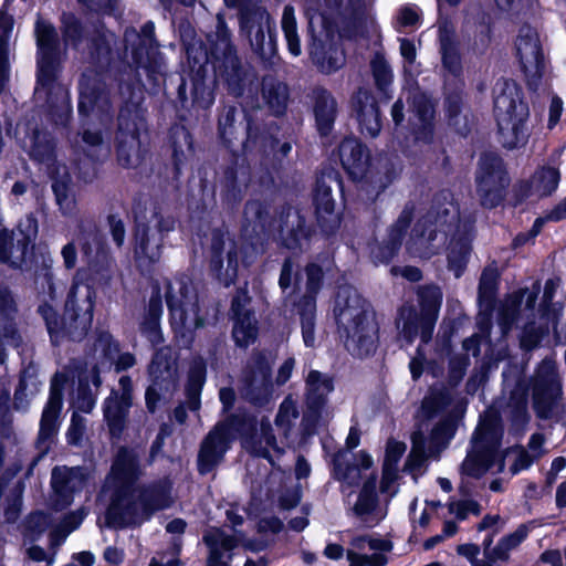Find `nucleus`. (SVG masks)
<instances>
[{"label": "nucleus", "mask_w": 566, "mask_h": 566, "mask_svg": "<svg viewBox=\"0 0 566 566\" xmlns=\"http://www.w3.org/2000/svg\"><path fill=\"white\" fill-rule=\"evenodd\" d=\"M264 97L273 112L280 114L284 109L287 101L286 86L277 84L273 90H265Z\"/></svg>", "instance_id": "864d4df0"}, {"label": "nucleus", "mask_w": 566, "mask_h": 566, "mask_svg": "<svg viewBox=\"0 0 566 566\" xmlns=\"http://www.w3.org/2000/svg\"><path fill=\"white\" fill-rule=\"evenodd\" d=\"M424 430H428V424L422 423L417 427L413 432L412 449L408 457L406 468L410 471L419 469L427 458L438 457L439 454H429Z\"/></svg>", "instance_id": "e433bc0d"}, {"label": "nucleus", "mask_w": 566, "mask_h": 566, "mask_svg": "<svg viewBox=\"0 0 566 566\" xmlns=\"http://www.w3.org/2000/svg\"><path fill=\"white\" fill-rule=\"evenodd\" d=\"M244 395L254 403H261L272 394L270 364L264 356L253 358L244 375Z\"/></svg>", "instance_id": "6ab92c4d"}, {"label": "nucleus", "mask_w": 566, "mask_h": 566, "mask_svg": "<svg viewBox=\"0 0 566 566\" xmlns=\"http://www.w3.org/2000/svg\"><path fill=\"white\" fill-rule=\"evenodd\" d=\"M75 289L76 284L74 283L65 305L66 314L70 319L69 323H66L65 319H60L55 310L51 305L43 304L39 307V312L44 318L51 336H53L54 333H59L60 331H65L73 336V329H80L82 333H85L91 326L94 307L92 294L87 293L86 298L83 300L82 304L80 305L75 301Z\"/></svg>", "instance_id": "1a4fd4ad"}, {"label": "nucleus", "mask_w": 566, "mask_h": 566, "mask_svg": "<svg viewBox=\"0 0 566 566\" xmlns=\"http://www.w3.org/2000/svg\"><path fill=\"white\" fill-rule=\"evenodd\" d=\"M500 454L503 457V460L506 457H511L513 459V463L510 468L513 474L528 469L535 461V458L532 457V454L523 448H513L506 450L505 452L500 451Z\"/></svg>", "instance_id": "09e8293b"}, {"label": "nucleus", "mask_w": 566, "mask_h": 566, "mask_svg": "<svg viewBox=\"0 0 566 566\" xmlns=\"http://www.w3.org/2000/svg\"><path fill=\"white\" fill-rule=\"evenodd\" d=\"M40 390V384L36 379L23 376L20 380L19 388L14 394V408L18 410H25L29 406L30 399L34 397Z\"/></svg>", "instance_id": "de8ad7c7"}, {"label": "nucleus", "mask_w": 566, "mask_h": 566, "mask_svg": "<svg viewBox=\"0 0 566 566\" xmlns=\"http://www.w3.org/2000/svg\"><path fill=\"white\" fill-rule=\"evenodd\" d=\"M90 480V473L82 468L53 469L51 483L56 495V505L62 509L71 505L74 495L82 492L85 493V499H88L91 495Z\"/></svg>", "instance_id": "2eb2a0df"}, {"label": "nucleus", "mask_w": 566, "mask_h": 566, "mask_svg": "<svg viewBox=\"0 0 566 566\" xmlns=\"http://www.w3.org/2000/svg\"><path fill=\"white\" fill-rule=\"evenodd\" d=\"M139 473L137 455L134 451L120 449L105 480L101 496L109 499L105 514V524L109 527H125L148 520L156 510L169 505V492L166 489H149L138 492L134 483Z\"/></svg>", "instance_id": "f257e3e1"}, {"label": "nucleus", "mask_w": 566, "mask_h": 566, "mask_svg": "<svg viewBox=\"0 0 566 566\" xmlns=\"http://www.w3.org/2000/svg\"><path fill=\"white\" fill-rule=\"evenodd\" d=\"M560 380L552 360L545 359L538 367L533 388V403L538 417L549 418L562 397Z\"/></svg>", "instance_id": "9d476101"}, {"label": "nucleus", "mask_w": 566, "mask_h": 566, "mask_svg": "<svg viewBox=\"0 0 566 566\" xmlns=\"http://www.w3.org/2000/svg\"><path fill=\"white\" fill-rule=\"evenodd\" d=\"M352 546L347 552L349 566H385L386 554L392 548L389 541L365 536L354 538Z\"/></svg>", "instance_id": "a211bd4d"}, {"label": "nucleus", "mask_w": 566, "mask_h": 566, "mask_svg": "<svg viewBox=\"0 0 566 566\" xmlns=\"http://www.w3.org/2000/svg\"><path fill=\"white\" fill-rule=\"evenodd\" d=\"M559 182V172L557 169L547 167L542 168L534 174L531 179V193L538 197H545L556 190Z\"/></svg>", "instance_id": "4c0bfd02"}, {"label": "nucleus", "mask_w": 566, "mask_h": 566, "mask_svg": "<svg viewBox=\"0 0 566 566\" xmlns=\"http://www.w3.org/2000/svg\"><path fill=\"white\" fill-rule=\"evenodd\" d=\"M243 447L254 455L266 458L271 464L274 463V457H279L283 452V449L279 447L272 434V428L269 422L261 423L260 433L245 438Z\"/></svg>", "instance_id": "c85d7f7f"}, {"label": "nucleus", "mask_w": 566, "mask_h": 566, "mask_svg": "<svg viewBox=\"0 0 566 566\" xmlns=\"http://www.w3.org/2000/svg\"><path fill=\"white\" fill-rule=\"evenodd\" d=\"M448 405V399L439 394L426 396L418 412V427L422 423L428 424L424 430L429 454H439L453 438L454 423L447 418L432 422Z\"/></svg>", "instance_id": "6e6552de"}, {"label": "nucleus", "mask_w": 566, "mask_h": 566, "mask_svg": "<svg viewBox=\"0 0 566 566\" xmlns=\"http://www.w3.org/2000/svg\"><path fill=\"white\" fill-rule=\"evenodd\" d=\"M307 291L314 294L318 291L322 280V269L315 264L306 268ZM315 300L313 295L305 296L300 304V315L302 323V335L305 346L314 345V317H315Z\"/></svg>", "instance_id": "aec40b11"}, {"label": "nucleus", "mask_w": 566, "mask_h": 566, "mask_svg": "<svg viewBox=\"0 0 566 566\" xmlns=\"http://www.w3.org/2000/svg\"><path fill=\"white\" fill-rule=\"evenodd\" d=\"M87 514V511L85 509H80L76 512H72L67 516H65L64 521L62 522L61 526L53 532V537H57L61 535V541H64L65 537L76 530L83 520L85 518Z\"/></svg>", "instance_id": "8fccbe9b"}, {"label": "nucleus", "mask_w": 566, "mask_h": 566, "mask_svg": "<svg viewBox=\"0 0 566 566\" xmlns=\"http://www.w3.org/2000/svg\"><path fill=\"white\" fill-rule=\"evenodd\" d=\"M228 434L223 427H216L205 439L199 457L198 467L200 473L210 472L216 464L222 459L228 449Z\"/></svg>", "instance_id": "b1692460"}, {"label": "nucleus", "mask_w": 566, "mask_h": 566, "mask_svg": "<svg viewBox=\"0 0 566 566\" xmlns=\"http://www.w3.org/2000/svg\"><path fill=\"white\" fill-rule=\"evenodd\" d=\"M282 31L284 33L289 51L292 55L298 56L302 52L300 36L297 33V24L294 8L285 6L281 20Z\"/></svg>", "instance_id": "ea45409f"}, {"label": "nucleus", "mask_w": 566, "mask_h": 566, "mask_svg": "<svg viewBox=\"0 0 566 566\" xmlns=\"http://www.w3.org/2000/svg\"><path fill=\"white\" fill-rule=\"evenodd\" d=\"M449 512L459 520H464L469 514H479L480 506L472 500L452 501L449 504Z\"/></svg>", "instance_id": "13d9d810"}, {"label": "nucleus", "mask_w": 566, "mask_h": 566, "mask_svg": "<svg viewBox=\"0 0 566 566\" xmlns=\"http://www.w3.org/2000/svg\"><path fill=\"white\" fill-rule=\"evenodd\" d=\"M312 61L324 73H333L344 64V54L337 49H329L324 52L321 46L313 43L311 48Z\"/></svg>", "instance_id": "58836bf2"}, {"label": "nucleus", "mask_w": 566, "mask_h": 566, "mask_svg": "<svg viewBox=\"0 0 566 566\" xmlns=\"http://www.w3.org/2000/svg\"><path fill=\"white\" fill-rule=\"evenodd\" d=\"M241 32L250 42L252 50L266 56L274 52L275 43L272 34L274 22L265 9L256 8L245 11L240 18Z\"/></svg>", "instance_id": "9b49d317"}, {"label": "nucleus", "mask_w": 566, "mask_h": 566, "mask_svg": "<svg viewBox=\"0 0 566 566\" xmlns=\"http://www.w3.org/2000/svg\"><path fill=\"white\" fill-rule=\"evenodd\" d=\"M457 221L458 211L452 203L443 209L442 214L438 212L434 218L431 214L427 216L407 243L408 251L415 256L429 259L446 244L448 234L454 230L448 245V266L459 277L470 253V239L467 232L460 233Z\"/></svg>", "instance_id": "f03ea898"}, {"label": "nucleus", "mask_w": 566, "mask_h": 566, "mask_svg": "<svg viewBox=\"0 0 566 566\" xmlns=\"http://www.w3.org/2000/svg\"><path fill=\"white\" fill-rule=\"evenodd\" d=\"M166 303L170 311L171 326L175 333L189 343L192 333L203 324L199 314L198 297L192 284L186 279L167 281L165 285Z\"/></svg>", "instance_id": "423d86ee"}, {"label": "nucleus", "mask_w": 566, "mask_h": 566, "mask_svg": "<svg viewBox=\"0 0 566 566\" xmlns=\"http://www.w3.org/2000/svg\"><path fill=\"white\" fill-rule=\"evenodd\" d=\"M140 229H149V232L151 233L153 229H156L157 232L160 234L159 237L163 238L164 233H167L175 229V220L171 217H166L161 214L160 212L156 211L155 209L151 210V218L149 220V223L147 226L139 224Z\"/></svg>", "instance_id": "3c124183"}, {"label": "nucleus", "mask_w": 566, "mask_h": 566, "mask_svg": "<svg viewBox=\"0 0 566 566\" xmlns=\"http://www.w3.org/2000/svg\"><path fill=\"white\" fill-rule=\"evenodd\" d=\"M566 219V198L556 206L545 218H537L532 229V238L536 237L545 221H560Z\"/></svg>", "instance_id": "bf43d9fd"}, {"label": "nucleus", "mask_w": 566, "mask_h": 566, "mask_svg": "<svg viewBox=\"0 0 566 566\" xmlns=\"http://www.w3.org/2000/svg\"><path fill=\"white\" fill-rule=\"evenodd\" d=\"M109 99L104 91L81 83L78 112L81 114H99L108 111Z\"/></svg>", "instance_id": "f704fd0d"}, {"label": "nucleus", "mask_w": 566, "mask_h": 566, "mask_svg": "<svg viewBox=\"0 0 566 566\" xmlns=\"http://www.w3.org/2000/svg\"><path fill=\"white\" fill-rule=\"evenodd\" d=\"M335 317L344 332L347 350L357 357L376 350L378 324L368 303L350 286L340 287L336 295Z\"/></svg>", "instance_id": "7ed1b4c3"}, {"label": "nucleus", "mask_w": 566, "mask_h": 566, "mask_svg": "<svg viewBox=\"0 0 566 566\" xmlns=\"http://www.w3.org/2000/svg\"><path fill=\"white\" fill-rule=\"evenodd\" d=\"M524 293H525L524 291L523 292H517V293L511 295L505 301V304L503 306V312H502L503 325L505 327H509V325L514 319L515 314H516L518 307L521 306L522 300L524 297Z\"/></svg>", "instance_id": "052dcab7"}, {"label": "nucleus", "mask_w": 566, "mask_h": 566, "mask_svg": "<svg viewBox=\"0 0 566 566\" xmlns=\"http://www.w3.org/2000/svg\"><path fill=\"white\" fill-rule=\"evenodd\" d=\"M339 158L344 169L353 179H363L369 169V155L355 138L343 140L339 146Z\"/></svg>", "instance_id": "5701e85b"}, {"label": "nucleus", "mask_w": 566, "mask_h": 566, "mask_svg": "<svg viewBox=\"0 0 566 566\" xmlns=\"http://www.w3.org/2000/svg\"><path fill=\"white\" fill-rule=\"evenodd\" d=\"M398 468H382L380 490L392 497L397 493Z\"/></svg>", "instance_id": "680f3d73"}, {"label": "nucleus", "mask_w": 566, "mask_h": 566, "mask_svg": "<svg viewBox=\"0 0 566 566\" xmlns=\"http://www.w3.org/2000/svg\"><path fill=\"white\" fill-rule=\"evenodd\" d=\"M283 528V523L273 516L262 517L258 523V532L261 538L247 539L242 535H230L220 528H210L203 535V541L209 547L207 566H230L232 551L243 546L252 552H260L269 546L271 536Z\"/></svg>", "instance_id": "39448f33"}, {"label": "nucleus", "mask_w": 566, "mask_h": 566, "mask_svg": "<svg viewBox=\"0 0 566 566\" xmlns=\"http://www.w3.org/2000/svg\"><path fill=\"white\" fill-rule=\"evenodd\" d=\"M315 118L321 134H327L335 119L336 102L326 91H317L315 94Z\"/></svg>", "instance_id": "c9c22d12"}, {"label": "nucleus", "mask_w": 566, "mask_h": 566, "mask_svg": "<svg viewBox=\"0 0 566 566\" xmlns=\"http://www.w3.org/2000/svg\"><path fill=\"white\" fill-rule=\"evenodd\" d=\"M422 313L428 316L430 321L437 318L441 302L442 292L438 286H426L419 292Z\"/></svg>", "instance_id": "c03bdc74"}, {"label": "nucleus", "mask_w": 566, "mask_h": 566, "mask_svg": "<svg viewBox=\"0 0 566 566\" xmlns=\"http://www.w3.org/2000/svg\"><path fill=\"white\" fill-rule=\"evenodd\" d=\"M38 233V222L28 216L19 226V233L1 231L0 233V262L10 266H21L25 261L28 251Z\"/></svg>", "instance_id": "4468645a"}, {"label": "nucleus", "mask_w": 566, "mask_h": 566, "mask_svg": "<svg viewBox=\"0 0 566 566\" xmlns=\"http://www.w3.org/2000/svg\"><path fill=\"white\" fill-rule=\"evenodd\" d=\"M478 192L482 205L494 207L502 199V191L509 184L502 160L494 155L481 158L476 176Z\"/></svg>", "instance_id": "f8f14e48"}, {"label": "nucleus", "mask_w": 566, "mask_h": 566, "mask_svg": "<svg viewBox=\"0 0 566 566\" xmlns=\"http://www.w3.org/2000/svg\"><path fill=\"white\" fill-rule=\"evenodd\" d=\"M314 202L318 214L332 213L334 210V200L332 198L331 188L324 184H318L314 196Z\"/></svg>", "instance_id": "603ef678"}, {"label": "nucleus", "mask_w": 566, "mask_h": 566, "mask_svg": "<svg viewBox=\"0 0 566 566\" xmlns=\"http://www.w3.org/2000/svg\"><path fill=\"white\" fill-rule=\"evenodd\" d=\"M66 377L56 374L51 382L50 397L43 409L39 438L41 441L51 439L56 432L57 418L62 408V388Z\"/></svg>", "instance_id": "4be33fe9"}, {"label": "nucleus", "mask_w": 566, "mask_h": 566, "mask_svg": "<svg viewBox=\"0 0 566 566\" xmlns=\"http://www.w3.org/2000/svg\"><path fill=\"white\" fill-rule=\"evenodd\" d=\"M35 34L39 48L38 83L41 88H45L51 85L56 73L54 57L56 34L50 23L40 20L35 25Z\"/></svg>", "instance_id": "dca6fc26"}, {"label": "nucleus", "mask_w": 566, "mask_h": 566, "mask_svg": "<svg viewBox=\"0 0 566 566\" xmlns=\"http://www.w3.org/2000/svg\"><path fill=\"white\" fill-rule=\"evenodd\" d=\"M52 188L62 212L64 214H72L75 209V201L73 197L69 196L66 185L64 182L56 181L53 184Z\"/></svg>", "instance_id": "6e6d98bb"}, {"label": "nucleus", "mask_w": 566, "mask_h": 566, "mask_svg": "<svg viewBox=\"0 0 566 566\" xmlns=\"http://www.w3.org/2000/svg\"><path fill=\"white\" fill-rule=\"evenodd\" d=\"M494 114L501 142L506 148L525 144L528 129V106L521 98L517 86L511 82L499 85L494 97Z\"/></svg>", "instance_id": "20e7f679"}, {"label": "nucleus", "mask_w": 566, "mask_h": 566, "mask_svg": "<svg viewBox=\"0 0 566 566\" xmlns=\"http://www.w3.org/2000/svg\"><path fill=\"white\" fill-rule=\"evenodd\" d=\"M85 429L84 419L77 413H73L71 426L67 431V439L70 443L76 444L83 436Z\"/></svg>", "instance_id": "774afa93"}, {"label": "nucleus", "mask_w": 566, "mask_h": 566, "mask_svg": "<svg viewBox=\"0 0 566 566\" xmlns=\"http://www.w3.org/2000/svg\"><path fill=\"white\" fill-rule=\"evenodd\" d=\"M211 249V270L221 283L229 286L238 273V245L229 237L221 234L214 238Z\"/></svg>", "instance_id": "f3484780"}, {"label": "nucleus", "mask_w": 566, "mask_h": 566, "mask_svg": "<svg viewBox=\"0 0 566 566\" xmlns=\"http://www.w3.org/2000/svg\"><path fill=\"white\" fill-rule=\"evenodd\" d=\"M371 70L377 85L384 88L391 81V71L381 55H376L371 61Z\"/></svg>", "instance_id": "5fc2aeb1"}, {"label": "nucleus", "mask_w": 566, "mask_h": 566, "mask_svg": "<svg viewBox=\"0 0 566 566\" xmlns=\"http://www.w3.org/2000/svg\"><path fill=\"white\" fill-rule=\"evenodd\" d=\"M411 220V212L408 210H403L401 216L399 217L397 223L390 231L389 234V244L382 248H377L373 250V258L375 262L386 263L394 258L396 254L398 247L400 245L402 233L408 228Z\"/></svg>", "instance_id": "72a5a7b5"}, {"label": "nucleus", "mask_w": 566, "mask_h": 566, "mask_svg": "<svg viewBox=\"0 0 566 566\" xmlns=\"http://www.w3.org/2000/svg\"><path fill=\"white\" fill-rule=\"evenodd\" d=\"M353 510L358 517L370 524L382 518L384 514L378 510L375 478H370L364 483Z\"/></svg>", "instance_id": "7c9ffc66"}, {"label": "nucleus", "mask_w": 566, "mask_h": 566, "mask_svg": "<svg viewBox=\"0 0 566 566\" xmlns=\"http://www.w3.org/2000/svg\"><path fill=\"white\" fill-rule=\"evenodd\" d=\"M297 417L298 412L295 401L291 397L285 398L281 403L275 418V424L285 438H287L289 431Z\"/></svg>", "instance_id": "49530a36"}, {"label": "nucleus", "mask_w": 566, "mask_h": 566, "mask_svg": "<svg viewBox=\"0 0 566 566\" xmlns=\"http://www.w3.org/2000/svg\"><path fill=\"white\" fill-rule=\"evenodd\" d=\"M247 300V294L242 293L232 302V311L235 316L232 335L235 344L240 347L249 346L256 337L255 321L249 312L243 311Z\"/></svg>", "instance_id": "bb28decb"}, {"label": "nucleus", "mask_w": 566, "mask_h": 566, "mask_svg": "<svg viewBox=\"0 0 566 566\" xmlns=\"http://www.w3.org/2000/svg\"><path fill=\"white\" fill-rule=\"evenodd\" d=\"M17 313V303L12 293L0 285V338L4 344L14 347L20 343L14 324Z\"/></svg>", "instance_id": "a878e982"}, {"label": "nucleus", "mask_w": 566, "mask_h": 566, "mask_svg": "<svg viewBox=\"0 0 566 566\" xmlns=\"http://www.w3.org/2000/svg\"><path fill=\"white\" fill-rule=\"evenodd\" d=\"M530 527L520 525L512 534L503 537L493 549L494 559H506L512 549L516 548L528 535Z\"/></svg>", "instance_id": "79ce46f5"}, {"label": "nucleus", "mask_w": 566, "mask_h": 566, "mask_svg": "<svg viewBox=\"0 0 566 566\" xmlns=\"http://www.w3.org/2000/svg\"><path fill=\"white\" fill-rule=\"evenodd\" d=\"M419 20V9L415 6H405L397 14V23L400 27H416L418 25Z\"/></svg>", "instance_id": "0e129e2a"}, {"label": "nucleus", "mask_w": 566, "mask_h": 566, "mask_svg": "<svg viewBox=\"0 0 566 566\" xmlns=\"http://www.w3.org/2000/svg\"><path fill=\"white\" fill-rule=\"evenodd\" d=\"M217 31H216V41L210 39L211 43V54L216 57H228L232 54V45L230 42V32L226 25L223 18L218 14L217 17Z\"/></svg>", "instance_id": "37998d69"}, {"label": "nucleus", "mask_w": 566, "mask_h": 566, "mask_svg": "<svg viewBox=\"0 0 566 566\" xmlns=\"http://www.w3.org/2000/svg\"><path fill=\"white\" fill-rule=\"evenodd\" d=\"M136 241V263L142 270H148L160 260L163 239L155 233H150L149 229H140V226H138Z\"/></svg>", "instance_id": "cd10ccee"}, {"label": "nucleus", "mask_w": 566, "mask_h": 566, "mask_svg": "<svg viewBox=\"0 0 566 566\" xmlns=\"http://www.w3.org/2000/svg\"><path fill=\"white\" fill-rule=\"evenodd\" d=\"M502 433L497 430H490L481 427L475 432L471 449L460 467L462 492L465 491L467 479H479L489 470L502 472L504 470L503 457L500 454V442Z\"/></svg>", "instance_id": "0eeeda50"}, {"label": "nucleus", "mask_w": 566, "mask_h": 566, "mask_svg": "<svg viewBox=\"0 0 566 566\" xmlns=\"http://www.w3.org/2000/svg\"><path fill=\"white\" fill-rule=\"evenodd\" d=\"M129 407L130 396L127 391L122 395L113 394L106 399L104 416L113 436L122 432Z\"/></svg>", "instance_id": "2f4dec72"}, {"label": "nucleus", "mask_w": 566, "mask_h": 566, "mask_svg": "<svg viewBox=\"0 0 566 566\" xmlns=\"http://www.w3.org/2000/svg\"><path fill=\"white\" fill-rule=\"evenodd\" d=\"M516 54L531 87H536L545 70V60L537 32L524 27L516 40Z\"/></svg>", "instance_id": "ddd939ff"}, {"label": "nucleus", "mask_w": 566, "mask_h": 566, "mask_svg": "<svg viewBox=\"0 0 566 566\" xmlns=\"http://www.w3.org/2000/svg\"><path fill=\"white\" fill-rule=\"evenodd\" d=\"M63 24L65 42L67 44L72 43L73 45H77V36L81 32V28L78 25L77 20L72 15H67L64 17Z\"/></svg>", "instance_id": "338daca9"}, {"label": "nucleus", "mask_w": 566, "mask_h": 566, "mask_svg": "<svg viewBox=\"0 0 566 566\" xmlns=\"http://www.w3.org/2000/svg\"><path fill=\"white\" fill-rule=\"evenodd\" d=\"M496 271L494 269H485L481 275L479 292L480 296L489 298L493 295L496 287Z\"/></svg>", "instance_id": "e2e57ef3"}, {"label": "nucleus", "mask_w": 566, "mask_h": 566, "mask_svg": "<svg viewBox=\"0 0 566 566\" xmlns=\"http://www.w3.org/2000/svg\"><path fill=\"white\" fill-rule=\"evenodd\" d=\"M306 387L307 407L317 412L325 405L326 397L333 391V381L328 376L313 370L307 376Z\"/></svg>", "instance_id": "473e14b6"}, {"label": "nucleus", "mask_w": 566, "mask_h": 566, "mask_svg": "<svg viewBox=\"0 0 566 566\" xmlns=\"http://www.w3.org/2000/svg\"><path fill=\"white\" fill-rule=\"evenodd\" d=\"M406 451L403 442L390 439L386 446L384 468H397V464Z\"/></svg>", "instance_id": "4d7b16f0"}, {"label": "nucleus", "mask_w": 566, "mask_h": 566, "mask_svg": "<svg viewBox=\"0 0 566 566\" xmlns=\"http://www.w3.org/2000/svg\"><path fill=\"white\" fill-rule=\"evenodd\" d=\"M163 313L161 303L157 298H151L148 306V313L142 323V332L153 343L160 342L159 319Z\"/></svg>", "instance_id": "a19ab883"}, {"label": "nucleus", "mask_w": 566, "mask_h": 566, "mask_svg": "<svg viewBox=\"0 0 566 566\" xmlns=\"http://www.w3.org/2000/svg\"><path fill=\"white\" fill-rule=\"evenodd\" d=\"M356 117L363 134L375 137L380 132L379 112L373 95L360 90L354 101Z\"/></svg>", "instance_id": "393cba45"}, {"label": "nucleus", "mask_w": 566, "mask_h": 566, "mask_svg": "<svg viewBox=\"0 0 566 566\" xmlns=\"http://www.w3.org/2000/svg\"><path fill=\"white\" fill-rule=\"evenodd\" d=\"M440 42L442 52V62L444 67L452 74H458L461 64L458 51L453 46L446 29H440Z\"/></svg>", "instance_id": "a18cd8bd"}, {"label": "nucleus", "mask_w": 566, "mask_h": 566, "mask_svg": "<svg viewBox=\"0 0 566 566\" xmlns=\"http://www.w3.org/2000/svg\"><path fill=\"white\" fill-rule=\"evenodd\" d=\"M411 113L409 120L412 126L417 142L430 143L433 137L434 109L431 101L422 93L412 97Z\"/></svg>", "instance_id": "412c9836"}, {"label": "nucleus", "mask_w": 566, "mask_h": 566, "mask_svg": "<svg viewBox=\"0 0 566 566\" xmlns=\"http://www.w3.org/2000/svg\"><path fill=\"white\" fill-rule=\"evenodd\" d=\"M149 374L154 378V384L146 391V401L148 408L153 411L158 396L157 388H161L159 380L174 382L175 379L174 363L168 359V350H159L155 355L149 367Z\"/></svg>", "instance_id": "c756f323"}, {"label": "nucleus", "mask_w": 566, "mask_h": 566, "mask_svg": "<svg viewBox=\"0 0 566 566\" xmlns=\"http://www.w3.org/2000/svg\"><path fill=\"white\" fill-rule=\"evenodd\" d=\"M40 134L34 137V145L32 146L30 154L39 161H44L51 158L53 154V145L50 142H45V144H41Z\"/></svg>", "instance_id": "69168bd1"}]
</instances>
